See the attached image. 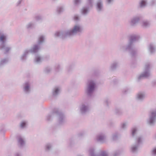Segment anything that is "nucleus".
<instances>
[{
	"label": "nucleus",
	"mask_w": 156,
	"mask_h": 156,
	"mask_svg": "<svg viewBox=\"0 0 156 156\" xmlns=\"http://www.w3.org/2000/svg\"><path fill=\"white\" fill-rule=\"evenodd\" d=\"M83 30V26L80 24L77 23L70 30L56 32L55 36L63 38L66 37L76 35L78 33H81Z\"/></svg>",
	"instance_id": "f257e3e1"
},
{
	"label": "nucleus",
	"mask_w": 156,
	"mask_h": 156,
	"mask_svg": "<svg viewBox=\"0 0 156 156\" xmlns=\"http://www.w3.org/2000/svg\"><path fill=\"white\" fill-rule=\"evenodd\" d=\"M140 38V37L138 34H133L130 37L129 40L128 44L126 46H121L119 47V50L122 52L129 51L133 56H134L136 53L133 47V43L137 41Z\"/></svg>",
	"instance_id": "f03ea898"
},
{
	"label": "nucleus",
	"mask_w": 156,
	"mask_h": 156,
	"mask_svg": "<svg viewBox=\"0 0 156 156\" xmlns=\"http://www.w3.org/2000/svg\"><path fill=\"white\" fill-rule=\"evenodd\" d=\"M54 116L58 117V122L59 124H62L65 122L64 115L57 109H54L52 112L48 114L46 117V120L48 121H51Z\"/></svg>",
	"instance_id": "7ed1b4c3"
},
{
	"label": "nucleus",
	"mask_w": 156,
	"mask_h": 156,
	"mask_svg": "<svg viewBox=\"0 0 156 156\" xmlns=\"http://www.w3.org/2000/svg\"><path fill=\"white\" fill-rule=\"evenodd\" d=\"M7 35L2 32H0V49L5 54L9 53L11 50L12 47L5 43L7 40Z\"/></svg>",
	"instance_id": "20e7f679"
},
{
	"label": "nucleus",
	"mask_w": 156,
	"mask_h": 156,
	"mask_svg": "<svg viewBox=\"0 0 156 156\" xmlns=\"http://www.w3.org/2000/svg\"><path fill=\"white\" fill-rule=\"evenodd\" d=\"M96 87V83L95 81L93 79L88 80L87 87L85 90V92L89 96H91L93 94Z\"/></svg>",
	"instance_id": "39448f33"
},
{
	"label": "nucleus",
	"mask_w": 156,
	"mask_h": 156,
	"mask_svg": "<svg viewBox=\"0 0 156 156\" xmlns=\"http://www.w3.org/2000/svg\"><path fill=\"white\" fill-rule=\"evenodd\" d=\"M150 63H147L146 64L144 72L137 76V79L138 80H140L143 78L147 77L150 76L151 74L150 70Z\"/></svg>",
	"instance_id": "423d86ee"
},
{
	"label": "nucleus",
	"mask_w": 156,
	"mask_h": 156,
	"mask_svg": "<svg viewBox=\"0 0 156 156\" xmlns=\"http://www.w3.org/2000/svg\"><path fill=\"white\" fill-rule=\"evenodd\" d=\"M96 149L94 147H90L88 150V152L90 156H108V152L105 151H101L98 154H95ZM78 156H83L79 155Z\"/></svg>",
	"instance_id": "0eeeda50"
},
{
	"label": "nucleus",
	"mask_w": 156,
	"mask_h": 156,
	"mask_svg": "<svg viewBox=\"0 0 156 156\" xmlns=\"http://www.w3.org/2000/svg\"><path fill=\"white\" fill-rule=\"evenodd\" d=\"M142 138L141 136H138L136 138V143L132 145L131 147L130 151L133 153H137L138 148L140 144L142 143Z\"/></svg>",
	"instance_id": "6e6552de"
},
{
	"label": "nucleus",
	"mask_w": 156,
	"mask_h": 156,
	"mask_svg": "<svg viewBox=\"0 0 156 156\" xmlns=\"http://www.w3.org/2000/svg\"><path fill=\"white\" fill-rule=\"evenodd\" d=\"M156 121V115L155 112L152 111L149 115L148 118L147 119V123L151 126L154 125Z\"/></svg>",
	"instance_id": "1a4fd4ad"
},
{
	"label": "nucleus",
	"mask_w": 156,
	"mask_h": 156,
	"mask_svg": "<svg viewBox=\"0 0 156 156\" xmlns=\"http://www.w3.org/2000/svg\"><path fill=\"white\" fill-rule=\"evenodd\" d=\"M141 16L140 15H137L132 17L129 23L132 27L136 26L140 21Z\"/></svg>",
	"instance_id": "9d476101"
},
{
	"label": "nucleus",
	"mask_w": 156,
	"mask_h": 156,
	"mask_svg": "<svg viewBox=\"0 0 156 156\" xmlns=\"http://www.w3.org/2000/svg\"><path fill=\"white\" fill-rule=\"evenodd\" d=\"M80 111L82 114H85L89 111V107L86 104H82L80 106Z\"/></svg>",
	"instance_id": "9b49d317"
},
{
	"label": "nucleus",
	"mask_w": 156,
	"mask_h": 156,
	"mask_svg": "<svg viewBox=\"0 0 156 156\" xmlns=\"http://www.w3.org/2000/svg\"><path fill=\"white\" fill-rule=\"evenodd\" d=\"M41 48V46L37 44H34L30 49H28L30 53H35L38 51Z\"/></svg>",
	"instance_id": "f8f14e48"
},
{
	"label": "nucleus",
	"mask_w": 156,
	"mask_h": 156,
	"mask_svg": "<svg viewBox=\"0 0 156 156\" xmlns=\"http://www.w3.org/2000/svg\"><path fill=\"white\" fill-rule=\"evenodd\" d=\"M106 135L105 133H101L98 134L96 137L97 141L101 143L104 142L106 140Z\"/></svg>",
	"instance_id": "ddd939ff"
},
{
	"label": "nucleus",
	"mask_w": 156,
	"mask_h": 156,
	"mask_svg": "<svg viewBox=\"0 0 156 156\" xmlns=\"http://www.w3.org/2000/svg\"><path fill=\"white\" fill-rule=\"evenodd\" d=\"M96 8L97 11L98 12H101L103 10V5L102 1L98 0L96 4Z\"/></svg>",
	"instance_id": "4468645a"
},
{
	"label": "nucleus",
	"mask_w": 156,
	"mask_h": 156,
	"mask_svg": "<svg viewBox=\"0 0 156 156\" xmlns=\"http://www.w3.org/2000/svg\"><path fill=\"white\" fill-rule=\"evenodd\" d=\"M145 94L144 92H140L138 93L136 96V99L139 101H142L144 98Z\"/></svg>",
	"instance_id": "2eb2a0df"
},
{
	"label": "nucleus",
	"mask_w": 156,
	"mask_h": 156,
	"mask_svg": "<svg viewBox=\"0 0 156 156\" xmlns=\"http://www.w3.org/2000/svg\"><path fill=\"white\" fill-rule=\"evenodd\" d=\"M61 88L56 87L53 88L52 91V95L53 97H56L58 95L61 91Z\"/></svg>",
	"instance_id": "dca6fc26"
},
{
	"label": "nucleus",
	"mask_w": 156,
	"mask_h": 156,
	"mask_svg": "<svg viewBox=\"0 0 156 156\" xmlns=\"http://www.w3.org/2000/svg\"><path fill=\"white\" fill-rule=\"evenodd\" d=\"M30 52L28 49L24 50L22 55L20 57L21 60L22 61H25L27 59V55Z\"/></svg>",
	"instance_id": "f3484780"
},
{
	"label": "nucleus",
	"mask_w": 156,
	"mask_h": 156,
	"mask_svg": "<svg viewBox=\"0 0 156 156\" xmlns=\"http://www.w3.org/2000/svg\"><path fill=\"white\" fill-rule=\"evenodd\" d=\"M30 85L28 82H26L23 85V89L26 93H29L30 91Z\"/></svg>",
	"instance_id": "a211bd4d"
},
{
	"label": "nucleus",
	"mask_w": 156,
	"mask_h": 156,
	"mask_svg": "<svg viewBox=\"0 0 156 156\" xmlns=\"http://www.w3.org/2000/svg\"><path fill=\"white\" fill-rule=\"evenodd\" d=\"M43 58L39 54L36 55L34 60V62L36 64H40L43 61Z\"/></svg>",
	"instance_id": "6ab92c4d"
},
{
	"label": "nucleus",
	"mask_w": 156,
	"mask_h": 156,
	"mask_svg": "<svg viewBox=\"0 0 156 156\" xmlns=\"http://www.w3.org/2000/svg\"><path fill=\"white\" fill-rule=\"evenodd\" d=\"M151 23L149 21L147 20H142L140 23L141 26L144 28H146L149 27Z\"/></svg>",
	"instance_id": "aec40b11"
},
{
	"label": "nucleus",
	"mask_w": 156,
	"mask_h": 156,
	"mask_svg": "<svg viewBox=\"0 0 156 156\" xmlns=\"http://www.w3.org/2000/svg\"><path fill=\"white\" fill-rule=\"evenodd\" d=\"M45 36L43 35H41L39 36L37 40V44L41 45L45 41Z\"/></svg>",
	"instance_id": "412c9836"
},
{
	"label": "nucleus",
	"mask_w": 156,
	"mask_h": 156,
	"mask_svg": "<svg viewBox=\"0 0 156 156\" xmlns=\"http://www.w3.org/2000/svg\"><path fill=\"white\" fill-rule=\"evenodd\" d=\"M9 61L8 58H2L0 60V67H2L7 63Z\"/></svg>",
	"instance_id": "4be33fe9"
},
{
	"label": "nucleus",
	"mask_w": 156,
	"mask_h": 156,
	"mask_svg": "<svg viewBox=\"0 0 156 156\" xmlns=\"http://www.w3.org/2000/svg\"><path fill=\"white\" fill-rule=\"evenodd\" d=\"M89 11V7H84L82 9L81 12L82 14L86 15L88 13Z\"/></svg>",
	"instance_id": "5701e85b"
},
{
	"label": "nucleus",
	"mask_w": 156,
	"mask_h": 156,
	"mask_svg": "<svg viewBox=\"0 0 156 156\" xmlns=\"http://www.w3.org/2000/svg\"><path fill=\"white\" fill-rule=\"evenodd\" d=\"M138 129L136 127L133 128L131 130V134L133 137H135L137 135Z\"/></svg>",
	"instance_id": "b1692460"
},
{
	"label": "nucleus",
	"mask_w": 156,
	"mask_h": 156,
	"mask_svg": "<svg viewBox=\"0 0 156 156\" xmlns=\"http://www.w3.org/2000/svg\"><path fill=\"white\" fill-rule=\"evenodd\" d=\"M35 24L34 22H33L28 23L26 25V27L27 29H32L35 27Z\"/></svg>",
	"instance_id": "393cba45"
},
{
	"label": "nucleus",
	"mask_w": 156,
	"mask_h": 156,
	"mask_svg": "<svg viewBox=\"0 0 156 156\" xmlns=\"http://www.w3.org/2000/svg\"><path fill=\"white\" fill-rule=\"evenodd\" d=\"M119 66V63L116 61L114 62L110 66V69L112 70L116 69Z\"/></svg>",
	"instance_id": "a878e982"
},
{
	"label": "nucleus",
	"mask_w": 156,
	"mask_h": 156,
	"mask_svg": "<svg viewBox=\"0 0 156 156\" xmlns=\"http://www.w3.org/2000/svg\"><path fill=\"white\" fill-rule=\"evenodd\" d=\"M148 48L150 52L151 53H154L155 51V47L153 44H150Z\"/></svg>",
	"instance_id": "bb28decb"
},
{
	"label": "nucleus",
	"mask_w": 156,
	"mask_h": 156,
	"mask_svg": "<svg viewBox=\"0 0 156 156\" xmlns=\"http://www.w3.org/2000/svg\"><path fill=\"white\" fill-rule=\"evenodd\" d=\"M128 125V122L127 121H125L122 122L120 125L121 128L123 129H126Z\"/></svg>",
	"instance_id": "cd10ccee"
},
{
	"label": "nucleus",
	"mask_w": 156,
	"mask_h": 156,
	"mask_svg": "<svg viewBox=\"0 0 156 156\" xmlns=\"http://www.w3.org/2000/svg\"><path fill=\"white\" fill-rule=\"evenodd\" d=\"M147 3V0H141L140 2V6L141 8H144L146 6Z\"/></svg>",
	"instance_id": "c85d7f7f"
},
{
	"label": "nucleus",
	"mask_w": 156,
	"mask_h": 156,
	"mask_svg": "<svg viewBox=\"0 0 156 156\" xmlns=\"http://www.w3.org/2000/svg\"><path fill=\"white\" fill-rule=\"evenodd\" d=\"M19 144L20 147H23L25 144V142L23 138L21 137H20L18 140Z\"/></svg>",
	"instance_id": "c756f323"
},
{
	"label": "nucleus",
	"mask_w": 156,
	"mask_h": 156,
	"mask_svg": "<svg viewBox=\"0 0 156 156\" xmlns=\"http://www.w3.org/2000/svg\"><path fill=\"white\" fill-rule=\"evenodd\" d=\"M65 10V7L64 5H60L58 6L57 8V12L59 13L63 12Z\"/></svg>",
	"instance_id": "7c9ffc66"
},
{
	"label": "nucleus",
	"mask_w": 156,
	"mask_h": 156,
	"mask_svg": "<svg viewBox=\"0 0 156 156\" xmlns=\"http://www.w3.org/2000/svg\"><path fill=\"white\" fill-rule=\"evenodd\" d=\"M52 145L51 144L48 143L45 146V149L46 151H50L52 148Z\"/></svg>",
	"instance_id": "2f4dec72"
},
{
	"label": "nucleus",
	"mask_w": 156,
	"mask_h": 156,
	"mask_svg": "<svg viewBox=\"0 0 156 156\" xmlns=\"http://www.w3.org/2000/svg\"><path fill=\"white\" fill-rule=\"evenodd\" d=\"M27 123L26 121H23L20 123V127L21 128H24L27 126Z\"/></svg>",
	"instance_id": "473e14b6"
},
{
	"label": "nucleus",
	"mask_w": 156,
	"mask_h": 156,
	"mask_svg": "<svg viewBox=\"0 0 156 156\" xmlns=\"http://www.w3.org/2000/svg\"><path fill=\"white\" fill-rule=\"evenodd\" d=\"M119 136V134L118 133H115L112 135V137L113 140H115L117 139Z\"/></svg>",
	"instance_id": "72a5a7b5"
},
{
	"label": "nucleus",
	"mask_w": 156,
	"mask_h": 156,
	"mask_svg": "<svg viewBox=\"0 0 156 156\" xmlns=\"http://www.w3.org/2000/svg\"><path fill=\"white\" fill-rule=\"evenodd\" d=\"M88 6L92 7L93 6V0H86Z\"/></svg>",
	"instance_id": "f704fd0d"
},
{
	"label": "nucleus",
	"mask_w": 156,
	"mask_h": 156,
	"mask_svg": "<svg viewBox=\"0 0 156 156\" xmlns=\"http://www.w3.org/2000/svg\"><path fill=\"white\" fill-rule=\"evenodd\" d=\"M114 0H106V3L107 5H112L114 2Z\"/></svg>",
	"instance_id": "c9c22d12"
},
{
	"label": "nucleus",
	"mask_w": 156,
	"mask_h": 156,
	"mask_svg": "<svg viewBox=\"0 0 156 156\" xmlns=\"http://www.w3.org/2000/svg\"><path fill=\"white\" fill-rule=\"evenodd\" d=\"M82 0H74L73 3L76 5H77L81 3Z\"/></svg>",
	"instance_id": "e433bc0d"
},
{
	"label": "nucleus",
	"mask_w": 156,
	"mask_h": 156,
	"mask_svg": "<svg viewBox=\"0 0 156 156\" xmlns=\"http://www.w3.org/2000/svg\"><path fill=\"white\" fill-rule=\"evenodd\" d=\"M73 19L76 21H78L80 20V17L78 15H75L73 17Z\"/></svg>",
	"instance_id": "4c0bfd02"
},
{
	"label": "nucleus",
	"mask_w": 156,
	"mask_h": 156,
	"mask_svg": "<svg viewBox=\"0 0 156 156\" xmlns=\"http://www.w3.org/2000/svg\"><path fill=\"white\" fill-rule=\"evenodd\" d=\"M151 153L153 155H156V147H155L153 148L151 150Z\"/></svg>",
	"instance_id": "58836bf2"
},
{
	"label": "nucleus",
	"mask_w": 156,
	"mask_h": 156,
	"mask_svg": "<svg viewBox=\"0 0 156 156\" xmlns=\"http://www.w3.org/2000/svg\"><path fill=\"white\" fill-rule=\"evenodd\" d=\"M42 18V16L40 15L37 16L35 17V19L37 21L41 20Z\"/></svg>",
	"instance_id": "ea45409f"
},
{
	"label": "nucleus",
	"mask_w": 156,
	"mask_h": 156,
	"mask_svg": "<svg viewBox=\"0 0 156 156\" xmlns=\"http://www.w3.org/2000/svg\"><path fill=\"white\" fill-rule=\"evenodd\" d=\"M51 70L50 68L48 67H47L45 69L44 71L45 73H48Z\"/></svg>",
	"instance_id": "a19ab883"
},
{
	"label": "nucleus",
	"mask_w": 156,
	"mask_h": 156,
	"mask_svg": "<svg viewBox=\"0 0 156 156\" xmlns=\"http://www.w3.org/2000/svg\"><path fill=\"white\" fill-rule=\"evenodd\" d=\"M119 154V151H116L114 152L113 154L114 156H118Z\"/></svg>",
	"instance_id": "79ce46f5"
},
{
	"label": "nucleus",
	"mask_w": 156,
	"mask_h": 156,
	"mask_svg": "<svg viewBox=\"0 0 156 156\" xmlns=\"http://www.w3.org/2000/svg\"><path fill=\"white\" fill-rule=\"evenodd\" d=\"M23 1V0H18L17 2L16 3V5L17 6H19L20 4Z\"/></svg>",
	"instance_id": "37998d69"
},
{
	"label": "nucleus",
	"mask_w": 156,
	"mask_h": 156,
	"mask_svg": "<svg viewBox=\"0 0 156 156\" xmlns=\"http://www.w3.org/2000/svg\"><path fill=\"white\" fill-rule=\"evenodd\" d=\"M129 90V89L128 88H125L123 90V92H124V93H126Z\"/></svg>",
	"instance_id": "c03bdc74"
},
{
	"label": "nucleus",
	"mask_w": 156,
	"mask_h": 156,
	"mask_svg": "<svg viewBox=\"0 0 156 156\" xmlns=\"http://www.w3.org/2000/svg\"><path fill=\"white\" fill-rule=\"evenodd\" d=\"M152 85L153 86H156V80H154L152 82Z\"/></svg>",
	"instance_id": "a18cd8bd"
},
{
	"label": "nucleus",
	"mask_w": 156,
	"mask_h": 156,
	"mask_svg": "<svg viewBox=\"0 0 156 156\" xmlns=\"http://www.w3.org/2000/svg\"><path fill=\"white\" fill-rule=\"evenodd\" d=\"M60 66L59 65H58L57 66H56V69H57V70H58L59 68H60Z\"/></svg>",
	"instance_id": "49530a36"
},
{
	"label": "nucleus",
	"mask_w": 156,
	"mask_h": 156,
	"mask_svg": "<svg viewBox=\"0 0 156 156\" xmlns=\"http://www.w3.org/2000/svg\"><path fill=\"white\" fill-rule=\"evenodd\" d=\"M154 138L155 139H156V133L154 135Z\"/></svg>",
	"instance_id": "de8ad7c7"
},
{
	"label": "nucleus",
	"mask_w": 156,
	"mask_h": 156,
	"mask_svg": "<svg viewBox=\"0 0 156 156\" xmlns=\"http://www.w3.org/2000/svg\"><path fill=\"white\" fill-rule=\"evenodd\" d=\"M108 102H109V101H108V100H106V104H107V105H108Z\"/></svg>",
	"instance_id": "09e8293b"
},
{
	"label": "nucleus",
	"mask_w": 156,
	"mask_h": 156,
	"mask_svg": "<svg viewBox=\"0 0 156 156\" xmlns=\"http://www.w3.org/2000/svg\"><path fill=\"white\" fill-rule=\"evenodd\" d=\"M116 113H117L118 114H119V112H116Z\"/></svg>",
	"instance_id": "8fccbe9b"
}]
</instances>
